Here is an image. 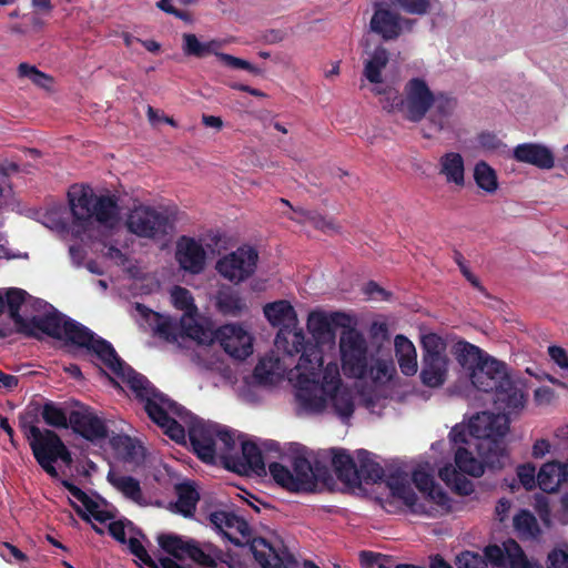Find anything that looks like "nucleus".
I'll list each match as a JSON object with an SVG mask.
<instances>
[{
  "label": "nucleus",
  "instance_id": "nucleus-27",
  "mask_svg": "<svg viewBox=\"0 0 568 568\" xmlns=\"http://www.w3.org/2000/svg\"><path fill=\"white\" fill-rule=\"evenodd\" d=\"M438 173L444 176L447 184L457 187L465 186V161L458 152H446L438 161Z\"/></svg>",
  "mask_w": 568,
  "mask_h": 568
},
{
  "label": "nucleus",
  "instance_id": "nucleus-45",
  "mask_svg": "<svg viewBox=\"0 0 568 568\" xmlns=\"http://www.w3.org/2000/svg\"><path fill=\"white\" fill-rule=\"evenodd\" d=\"M171 297L173 305L178 310L184 311L187 315L196 311L194 298L187 288L182 286H174L171 292Z\"/></svg>",
  "mask_w": 568,
  "mask_h": 568
},
{
  "label": "nucleus",
  "instance_id": "nucleus-33",
  "mask_svg": "<svg viewBox=\"0 0 568 568\" xmlns=\"http://www.w3.org/2000/svg\"><path fill=\"white\" fill-rule=\"evenodd\" d=\"M216 307L225 316H241L247 311V305L239 292L226 288L220 290L216 296Z\"/></svg>",
  "mask_w": 568,
  "mask_h": 568
},
{
  "label": "nucleus",
  "instance_id": "nucleus-23",
  "mask_svg": "<svg viewBox=\"0 0 568 568\" xmlns=\"http://www.w3.org/2000/svg\"><path fill=\"white\" fill-rule=\"evenodd\" d=\"M175 260L183 271L200 274L205 267L206 253L200 242L183 235L176 242Z\"/></svg>",
  "mask_w": 568,
  "mask_h": 568
},
{
  "label": "nucleus",
  "instance_id": "nucleus-56",
  "mask_svg": "<svg viewBox=\"0 0 568 568\" xmlns=\"http://www.w3.org/2000/svg\"><path fill=\"white\" fill-rule=\"evenodd\" d=\"M478 141L484 149L489 151H495L504 146L501 140L493 133H481Z\"/></svg>",
  "mask_w": 568,
  "mask_h": 568
},
{
  "label": "nucleus",
  "instance_id": "nucleus-12",
  "mask_svg": "<svg viewBox=\"0 0 568 568\" xmlns=\"http://www.w3.org/2000/svg\"><path fill=\"white\" fill-rule=\"evenodd\" d=\"M160 547L178 560L191 559L200 568H216L222 561L223 551L211 542H200L175 534L158 537Z\"/></svg>",
  "mask_w": 568,
  "mask_h": 568
},
{
  "label": "nucleus",
  "instance_id": "nucleus-51",
  "mask_svg": "<svg viewBox=\"0 0 568 568\" xmlns=\"http://www.w3.org/2000/svg\"><path fill=\"white\" fill-rule=\"evenodd\" d=\"M180 328L181 336H186L199 342L202 341L204 329L192 316L187 318L183 317L181 320Z\"/></svg>",
  "mask_w": 568,
  "mask_h": 568
},
{
  "label": "nucleus",
  "instance_id": "nucleus-39",
  "mask_svg": "<svg viewBox=\"0 0 568 568\" xmlns=\"http://www.w3.org/2000/svg\"><path fill=\"white\" fill-rule=\"evenodd\" d=\"M152 314L155 317L154 334L169 343L178 342L181 336V328L176 322L155 312H152Z\"/></svg>",
  "mask_w": 568,
  "mask_h": 568
},
{
  "label": "nucleus",
  "instance_id": "nucleus-9",
  "mask_svg": "<svg viewBox=\"0 0 568 568\" xmlns=\"http://www.w3.org/2000/svg\"><path fill=\"white\" fill-rule=\"evenodd\" d=\"M413 481L428 503L435 507L428 510L424 504L418 503L415 493L409 486L399 485L393 475V508L395 498L403 503L415 514L448 513L452 509L450 498L435 481V468L429 463L419 464L413 473Z\"/></svg>",
  "mask_w": 568,
  "mask_h": 568
},
{
  "label": "nucleus",
  "instance_id": "nucleus-7",
  "mask_svg": "<svg viewBox=\"0 0 568 568\" xmlns=\"http://www.w3.org/2000/svg\"><path fill=\"white\" fill-rule=\"evenodd\" d=\"M332 466L337 479L352 490L364 491L369 486L385 483L390 488V476L377 462V456L366 449L356 450L354 459L345 449H332Z\"/></svg>",
  "mask_w": 568,
  "mask_h": 568
},
{
  "label": "nucleus",
  "instance_id": "nucleus-8",
  "mask_svg": "<svg viewBox=\"0 0 568 568\" xmlns=\"http://www.w3.org/2000/svg\"><path fill=\"white\" fill-rule=\"evenodd\" d=\"M471 384L483 392H495L494 402L498 409H518L524 406L525 395L520 385L514 382L506 365L489 356L469 374Z\"/></svg>",
  "mask_w": 568,
  "mask_h": 568
},
{
  "label": "nucleus",
  "instance_id": "nucleus-48",
  "mask_svg": "<svg viewBox=\"0 0 568 568\" xmlns=\"http://www.w3.org/2000/svg\"><path fill=\"white\" fill-rule=\"evenodd\" d=\"M126 544L129 546V550L132 555H134L143 565L149 568H159L158 562L149 555L148 550L141 544V541L131 537L129 540L126 539Z\"/></svg>",
  "mask_w": 568,
  "mask_h": 568
},
{
  "label": "nucleus",
  "instance_id": "nucleus-30",
  "mask_svg": "<svg viewBox=\"0 0 568 568\" xmlns=\"http://www.w3.org/2000/svg\"><path fill=\"white\" fill-rule=\"evenodd\" d=\"M106 479L125 498L140 506H144L146 504L140 481L136 478L129 475H118L113 471H109Z\"/></svg>",
  "mask_w": 568,
  "mask_h": 568
},
{
  "label": "nucleus",
  "instance_id": "nucleus-47",
  "mask_svg": "<svg viewBox=\"0 0 568 568\" xmlns=\"http://www.w3.org/2000/svg\"><path fill=\"white\" fill-rule=\"evenodd\" d=\"M217 59L229 68L246 70L253 74H261V69L251 62L229 53L219 52Z\"/></svg>",
  "mask_w": 568,
  "mask_h": 568
},
{
  "label": "nucleus",
  "instance_id": "nucleus-25",
  "mask_svg": "<svg viewBox=\"0 0 568 568\" xmlns=\"http://www.w3.org/2000/svg\"><path fill=\"white\" fill-rule=\"evenodd\" d=\"M433 110L428 118V125L424 129V136L432 138L449 126V119L456 109V100L446 95L434 97Z\"/></svg>",
  "mask_w": 568,
  "mask_h": 568
},
{
  "label": "nucleus",
  "instance_id": "nucleus-52",
  "mask_svg": "<svg viewBox=\"0 0 568 568\" xmlns=\"http://www.w3.org/2000/svg\"><path fill=\"white\" fill-rule=\"evenodd\" d=\"M415 23V19L402 17L393 10V39L410 32Z\"/></svg>",
  "mask_w": 568,
  "mask_h": 568
},
{
  "label": "nucleus",
  "instance_id": "nucleus-57",
  "mask_svg": "<svg viewBox=\"0 0 568 568\" xmlns=\"http://www.w3.org/2000/svg\"><path fill=\"white\" fill-rule=\"evenodd\" d=\"M510 508V501L506 498H500L495 508L496 518L501 523L505 521L508 518Z\"/></svg>",
  "mask_w": 568,
  "mask_h": 568
},
{
  "label": "nucleus",
  "instance_id": "nucleus-29",
  "mask_svg": "<svg viewBox=\"0 0 568 568\" xmlns=\"http://www.w3.org/2000/svg\"><path fill=\"white\" fill-rule=\"evenodd\" d=\"M467 445L474 447L483 462L495 467L501 466V458L505 457V445L503 437L484 438L483 440H468Z\"/></svg>",
  "mask_w": 568,
  "mask_h": 568
},
{
  "label": "nucleus",
  "instance_id": "nucleus-59",
  "mask_svg": "<svg viewBox=\"0 0 568 568\" xmlns=\"http://www.w3.org/2000/svg\"><path fill=\"white\" fill-rule=\"evenodd\" d=\"M19 384V378L14 375L6 374L0 371V387L6 388L7 390L14 389Z\"/></svg>",
  "mask_w": 568,
  "mask_h": 568
},
{
  "label": "nucleus",
  "instance_id": "nucleus-55",
  "mask_svg": "<svg viewBox=\"0 0 568 568\" xmlns=\"http://www.w3.org/2000/svg\"><path fill=\"white\" fill-rule=\"evenodd\" d=\"M109 534L120 544H126L125 526L122 520H115L108 526Z\"/></svg>",
  "mask_w": 568,
  "mask_h": 568
},
{
  "label": "nucleus",
  "instance_id": "nucleus-22",
  "mask_svg": "<svg viewBox=\"0 0 568 568\" xmlns=\"http://www.w3.org/2000/svg\"><path fill=\"white\" fill-rule=\"evenodd\" d=\"M434 95L427 84L420 79H413L406 85V98L402 101V111L414 122L424 118L432 106Z\"/></svg>",
  "mask_w": 568,
  "mask_h": 568
},
{
  "label": "nucleus",
  "instance_id": "nucleus-60",
  "mask_svg": "<svg viewBox=\"0 0 568 568\" xmlns=\"http://www.w3.org/2000/svg\"><path fill=\"white\" fill-rule=\"evenodd\" d=\"M550 444L546 439L537 440L532 446V456L536 458L544 457L547 453H549Z\"/></svg>",
  "mask_w": 568,
  "mask_h": 568
},
{
  "label": "nucleus",
  "instance_id": "nucleus-36",
  "mask_svg": "<svg viewBox=\"0 0 568 568\" xmlns=\"http://www.w3.org/2000/svg\"><path fill=\"white\" fill-rule=\"evenodd\" d=\"M176 511L184 517H192L195 513L196 504L200 499L197 490L192 484L183 483L176 487Z\"/></svg>",
  "mask_w": 568,
  "mask_h": 568
},
{
  "label": "nucleus",
  "instance_id": "nucleus-42",
  "mask_svg": "<svg viewBox=\"0 0 568 568\" xmlns=\"http://www.w3.org/2000/svg\"><path fill=\"white\" fill-rule=\"evenodd\" d=\"M268 470L272 478L278 486L287 491L297 493L296 483L294 481L293 473L290 468L277 462H273L270 464Z\"/></svg>",
  "mask_w": 568,
  "mask_h": 568
},
{
  "label": "nucleus",
  "instance_id": "nucleus-16",
  "mask_svg": "<svg viewBox=\"0 0 568 568\" xmlns=\"http://www.w3.org/2000/svg\"><path fill=\"white\" fill-rule=\"evenodd\" d=\"M456 447L455 452V464L446 465L438 470V475L443 481L446 483L452 489L459 495H469L474 490L471 480L466 478L465 474L473 477H479L484 473L483 462L474 457V447H469L465 444H454Z\"/></svg>",
  "mask_w": 568,
  "mask_h": 568
},
{
  "label": "nucleus",
  "instance_id": "nucleus-49",
  "mask_svg": "<svg viewBox=\"0 0 568 568\" xmlns=\"http://www.w3.org/2000/svg\"><path fill=\"white\" fill-rule=\"evenodd\" d=\"M359 561L363 568H389V556L379 552L363 550L359 552Z\"/></svg>",
  "mask_w": 568,
  "mask_h": 568
},
{
  "label": "nucleus",
  "instance_id": "nucleus-61",
  "mask_svg": "<svg viewBox=\"0 0 568 568\" xmlns=\"http://www.w3.org/2000/svg\"><path fill=\"white\" fill-rule=\"evenodd\" d=\"M62 486L79 501L84 497L87 493H84L80 487L74 485L72 481L68 479L61 480Z\"/></svg>",
  "mask_w": 568,
  "mask_h": 568
},
{
  "label": "nucleus",
  "instance_id": "nucleus-24",
  "mask_svg": "<svg viewBox=\"0 0 568 568\" xmlns=\"http://www.w3.org/2000/svg\"><path fill=\"white\" fill-rule=\"evenodd\" d=\"M69 423L74 433L88 440L93 442L108 436L104 422L87 409L72 410L69 415Z\"/></svg>",
  "mask_w": 568,
  "mask_h": 568
},
{
  "label": "nucleus",
  "instance_id": "nucleus-17",
  "mask_svg": "<svg viewBox=\"0 0 568 568\" xmlns=\"http://www.w3.org/2000/svg\"><path fill=\"white\" fill-rule=\"evenodd\" d=\"M126 226L139 237L160 241L173 233L175 216L168 210L141 205L129 214Z\"/></svg>",
  "mask_w": 568,
  "mask_h": 568
},
{
  "label": "nucleus",
  "instance_id": "nucleus-13",
  "mask_svg": "<svg viewBox=\"0 0 568 568\" xmlns=\"http://www.w3.org/2000/svg\"><path fill=\"white\" fill-rule=\"evenodd\" d=\"M486 559L499 568H534L519 545L513 539L501 545L486 547L485 557L473 551H464L457 556L456 566L457 568H487Z\"/></svg>",
  "mask_w": 568,
  "mask_h": 568
},
{
  "label": "nucleus",
  "instance_id": "nucleus-11",
  "mask_svg": "<svg viewBox=\"0 0 568 568\" xmlns=\"http://www.w3.org/2000/svg\"><path fill=\"white\" fill-rule=\"evenodd\" d=\"M20 428L30 440V447L37 463L51 477H57L58 471L53 464L61 459L65 463L71 460V455L60 436L51 430L43 432L36 425L28 423L23 417L19 420Z\"/></svg>",
  "mask_w": 568,
  "mask_h": 568
},
{
  "label": "nucleus",
  "instance_id": "nucleus-31",
  "mask_svg": "<svg viewBox=\"0 0 568 568\" xmlns=\"http://www.w3.org/2000/svg\"><path fill=\"white\" fill-rule=\"evenodd\" d=\"M397 362L403 374L412 376L417 372V354L414 344L404 335L394 339Z\"/></svg>",
  "mask_w": 568,
  "mask_h": 568
},
{
  "label": "nucleus",
  "instance_id": "nucleus-15",
  "mask_svg": "<svg viewBox=\"0 0 568 568\" xmlns=\"http://www.w3.org/2000/svg\"><path fill=\"white\" fill-rule=\"evenodd\" d=\"M422 348L420 381L427 387L438 388L446 383L449 374L447 343L438 334L428 333L422 337Z\"/></svg>",
  "mask_w": 568,
  "mask_h": 568
},
{
  "label": "nucleus",
  "instance_id": "nucleus-62",
  "mask_svg": "<svg viewBox=\"0 0 568 568\" xmlns=\"http://www.w3.org/2000/svg\"><path fill=\"white\" fill-rule=\"evenodd\" d=\"M3 547L9 551V554L16 559L18 562H24L28 560V556L21 551L18 547L10 542H4Z\"/></svg>",
  "mask_w": 568,
  "mask_h": 568
},
{
  "label": "nucleus",
  "instance_id": "nucleus-32",
  "mask_svg": "<svg viewBox=\"0 0 568 568\" xmlns=\"http://www.w3.org/2000/svg\"><path fill=\"white\" fill-rule=\"evenodd\" d=\"M182 50L186 57L204 58L209 54L217 57L219 50L222 48V41L210 40L207 42H201L194 33L183 34Z\"/></svg>",
  "mask_w": 568,
  "mask_h": 568
},
{
  "label": "nucleus",
  "instance_id": "nucleus-53",
  "mask_svg": "<svg viewBox=\"0 0 568 568\" xmlns=\"http://www.w3.org/2000/svg\"><path fill=\"white\" fill-rule=\"evenodd\" d=\"M547 568H568V547H559L548 555Z\"/></svg>",
  "mask_w": 568,
  "mask_h": 568
},
{
  "label": "nucleus",
  "instance_id": "nucleus-50",
  "mask_svg": "<svg viewBox=\"0 0 568 568\" xmlns=\"http://www.w3.org/2000/svg\"><path fill=\"white\" fill-rule=\"evenodd\" d=\"M517 476L520 484L527 489L532 490L538 486L536 468L531 464L520 465L517 468Z\"/></svg>",
  "mask_w": 568,
  "mask_h": 568
},
{
  "label": "nucleus",
  "instance_id": "nucleus-35",
  "mask_svg": "<svg viewBox=\"0 0 568 568\" xmlns=\"http://www.w3.org/2000/svg\"><path fill=\"white\" fill-rule=\"evenodd\" d=\"M292 466L293 478L296 483V491H313L316 486V481L310 460L303 456H296L293 459Z\"/></svg>",
  "mask_w": 568,
  "mask_h": 568
},
{
  "label": "nucleus",
  "instance_id": "nucleus-37",
  "mask_svg": "<svg viewBox=\"0 0 568 568\" xmlns=\"http://www.w3.org/2000/svg\"><path fill=\"white\" fill-rule=\"evenodd\" d=\"M28 293L22 288L11 287L6 292L4 301L9 308V316L17 326V332L20 333L27 326V321L20 314V307L26 302Z\"/></svg>",
  "mask_w": 568,
  "mask_h": 568
},
{
  "label": "nucleus",
  "instance_id": "nucleus-6",
  "mask_svg": "<svg viewBox=\"0 0 568 568\" xmlns=\"http://www.w3.org/2000/svg\"><path fill=\"white\" fill-rule=\"evenodd\" d=\"M339 354L342 369L347 377H369L375 385L390 381L387 363L369 354L365 336L356 328L345 327L342 331Z\"/></svg>",
  "mask_w": 568,
  "mask_h": 568
},
{
  "label": "nucleus",
  "instance_id": "nucleus-58",
  "mask_svg": "<svg viewBox=\"0 0 568 568\" xmlns=\"http://www.w3.org/2000/svg\"><path fill=\"white\" fill-rule=\"evenodd\" d=\"M271 376H272V372L266 369V366L263 362H260L255 368H254V377L260 382V383H267L271 381Z\"/></svg>",
  "mask_w": 568,
  "mask_h": 568
},
{
  "label": "nucleus",
  "instance_id": "nucleus-20",
  "mask_svg": "<svg viewBox=\"0 0 568 568\" xmlns=\"http://www.w3.org/2000/svg\"><path fill=\"white\" fill-rule=\"evenodd\" d=\"M224 352L230 357L244 361L253 353V336L239 324H225L214 333Z\"/></svg>",
  "mask_w": 568,
  "mask_h": 568
},
{
  "label": "nucleus",
  "instance_id": "nucleus-26",
  "mask_svg": "<svg viewBox=\"0 0 568 568\" xmlns=\"http://www.w3.org/2000/svg\"><path fill=\"white\" fill-rule=\"evenodd\" d=\"M514 158L518 162L535 165L539 169L549 170L555 165L551 151L540 144L524 143L514 149Z\"/></svg>",
  "mask_w": 568,
  "mask_h": 568
},
{
  "label": "nucleus",
  "instance_id": "nucleus-54",
  "mask_svg": "<svg viewBox=\"0 0 568 568\" xmlns=\"http://www.w3.org/2000/svg\"><path fill=\"white\" fill-rule=\"evenodd\" d=\"M550 358L562 369L568 371V355L567 352L559 346H550L548 348Z\"/></svg>",
  "mask_w": 568,
  "mask_h": 568
},
{
  "label": "nucleus",
  "instance_id": "nucleus-44",
  "mask_svg": "<svg viewBox=\"0 0 568 568\" xmlns=\"http://www.w3.org/2000/svg\"><path fill=\"white\" fill-rule=\"evenodd\" d=\"M515 529L524 537H535L538 532V524L534 515L521 510L514 517Z\"/></svg>",
  "mask_w": 568,
  "mask_h": 568
},
{
  "label": "nucleus",
  "instance_id": "nucleus-19",
  "mask_svg": "<svg viewBox=\"0 0 568 568\" xmlns=\"http://www.w3.org/2000/svg\"><path fill=\"white\" fill-rule=\"evenodd\" d=\"M257 261L258 254L255 248L242 246L221 257L216 262L215 268L225 280L240 284L254 274Z\"/></svg>",
  "mask_w": 568,
  "mask_h": 568
},
{
  "label": "nucleus",
  "instance_id": "nucleus-64",
  "mask_svg": "<svg viewBox=\"0 0 568 568\" xmlns=\"http://www.w3.org/2000/svg\"><path fill=\"white\" fill-rule=\"evenodd\" d=\"M462 274L466 277V280L474 286L476 287L477 290L479 291H484V287L481 286L480 282L478 281V278L470 272V270L467 267V265H462L459 267Z\"/></svg>",
  "mask_w": 568,
  "mask_h": 568
},
{
  "label": "nucleus",
  "instance_id": "nucleus-18",
  "mask_svg": "<svg viewBox=\"0 0 568 568\" xmlns=\"http://www.w3.org/2000/svg\"><path fill=\"white\" fill-rule=\"evenodd\" d=\"M503 413L493 414L481 412L474 416L468 426V430L464 427H454L449 434L454 444H465L468 440H483L484 438L504 437L509 428L510 414L515 409H501Z\"/></svg>",
  "mask_w": 568,
  "mask_h": 568
},
{
  "label": "nucleus",
  "instance_id": "nucleus-63",
  "mask_svg": "<svg viewBox=\"0 0 568 568\" xmlns=\"http://www.w3.org/2000/svg\"><path fill=\"white\" fill-rule=\"evenodd\" d=\"M0 428L9 436L10 443L13 447H17L18 444L14 439V430L9 424V419L6 416L0 415Z\"/></svg>",
  "mask_w": 568,
  "mask_h": 568
},
{
  "label": "nucleus",
  "instance_id": "nucleus-43",
  "mask_svg": "<svg viewBox=\"0 0 568 568\" xmlns=\"http://www.w3.org/2000/svg\"><path fill=\"white\" fill-rule=\"evenodd\" d=\"M18 75L20 78H28L34 85L42 89H48L53 82L51 75L40 71L36 65H31L27 62L19 64Z\"/></svg>",
  "mask_w": 568,
  "mask_h": 568
},
{
  "label": "nucleus",
  "instance_id": "nucleus-1",
  "mask_svg": "<svg viewBox=\"0 0 568 568\" xmlns=\"http://www.w3.org/2000/svg\"><path fill=\"white\" fill-rule=\"evenodd\" d=\"M20 333L38 339L41 338V334H44L83 348L87 354L95 356L113 375L129 386L135 398L143 404L146 414L153 419L154 415H160V408L155 403L162 397L155 393L151 382L126 364L109 341L97 335L83 324L53 310L44 315L32 316Z\"/></svg>",
  "mask_w": 568,
  "mask_h": 568
},
{
  "label": "nucleus",
  "instance_id": "nucleus-21",
  "mask_svg": "<svg viewBox=\"0 0 568 568\" xmlns=\"http://www.w3.org/2000/svg\"><path fill=\"white\" fill-rule=\"evenodd\" d=\"M207 519L212 527L232 544L243 546L250 542L252 537L250 525L233 511L214 510L209 514Z\"/></svg>",
  "mask_w": 568,
  "mask_h": 568
},
{
  "label": "nucleus",
  "instance_id": "nucleus-4",
  "mask_svg": "<svg viewBox=\"0 0 568 568\" xmlns=\"http://www.w3.org/2000/svg\"><path fill=\"white\" fill-rule=\"evenodd\" d=\"M270 324L278 327L275 336V347L290 356L301 353L296 368L301 375H310L315 383L317 371L323 366L318 347L304 344V333L297 328V314L286 300L267 303L263 307Z\"/></svg>",
  "mask_w": 568,
  "mask_h": 568
},
{
  "label": "nucleus",
  "instance_id": "nucleus-2",
  "mask_svg": "<svg viewBox=\"0 0 568 568\" xmlns=\"http://www.w3.org/2000/svg\"><path fill=\"white\" fill-rule=\"evenodd\" d=\"M347 317L341 312L325 313L323 311H313L307 317V329L318 347L321 355L323 351L321 346L335 344L336 328L345 327ZM305 345H312L306 343ZM324 363V358L322 357ZM305 377L307 385L301 386L296 392V400L300 406L308 413H321L327 406L343 420L349 419L355 410V397L353 390L343 385L339 368L335 362H329L317 371L315 383L310 375H301Z\"/></svg>",
  "mask_w": 568,
  "mask_h": 568
},
{
  "label": "nucleus",
  "instance_id": "nucleus-14",
  "mask_svg": "<svg viewBox=\"0 0 568 568\" xmlns=\"http://www.w3.org/2000/svg\"><path fill=\"white\" fill-rule=\"evenodd\" d=\"M74 225L87 227L92 220L102 225H112L118 220V200L113 195H97L92 191H82L70 200Z\"/></svg>",
  "mask_w": 568,
  "mask_h": 568
},
{
  "label": "nucleus",
  "instance_id": "nucleus-46",
  "mask_svg": "<svg viewBox=\"0 0 568 568\" xmlns=\"http://www.w3.org/2000/svg\"><path fill=\"white\" fill-rule=\"evenodd\" d=\"M430 8V0H393V9H400L409 14L424 16Z\"/></svg>",
  "mask_w": 568,
  "mask_h": 568
},
{
  "label": "nucleus",
  "instance_id": "nucleus-34",
  "mask_svg": "<svg viewBox=\"0 0 568 568\" xmlns=\"http://www.w3.org/2000/svg\"><path fill=\"white\" fill-rule=\"evenodd\" d=\"M453 353L458 364L468 372V375L481 363L486 353L479 347L460 341L455 344Z\"/></svg>",
  "mask_w": 568,
  "mask_h": 568
},
{
  "label": "nucleus",
  "instance_id": "nucleus-38",
  "mask_svg": "<svg viewBox=\"0 0 568 568\" xmlns=\"http://www.w3.org/2000/svg\"><path fill=\"white\" fill-rule=\"evenodd\" d=\"M474 179L477 186L487 193H495L498 189L496 171L484 161L476 163Z\"/></svg>",
  "mask_w": 568,
  "mask_h": 568
},
{
  "label": "nucleus",
  "instance_id": "nucleus-28",
  "mask_svg": "<svg viewBox=\"0 0 568 568\" xmlns=\"http://www.w3.org/2000/svg\"><path fill=\"white\" fill-rule=\"evenodd\" d=\"M568 481V465L558 462L544 464L537 473L538 487L546 493H555Z\"/></svg>",
  "mask_w": 568,
  "mask_h": 568
},
{
  "label": "nucleus",
  "instance_id": "nucleus-40",
  "mask_svg": "<svg viewBox=\"0 0 568 568\" xmlns=\"http://www.w3.org/2000/svg\"><path fill=\"white\" fill-rule=\"evenodd\" d=\"M41 416L44 423L51 427L68 428L70 425L69 416H67L65 412L53 402L44 403Z\"/></svg>",
  "mask_w": 568,
  "mask_h": 568
},
{
  "label": "nucleus",
  "instance_id": "nucleus-5",
  "mask_svg": "<svg viewBox=\"0 0 568 568\" xmlns=\"http://www.w3.org/2000/svg\"><path fill=\"white\" fill-rule=\"evenodd\" d=\"M369 26L373 34L365 41V53L368 58L364 62L363 75L374 85L372 92L384 98L383 109L390 112V85L382 78V71L389 61V52L383 47L382 40H390V4L376 3Z\"/></svg>",
  "mask_w": 568,
  "mask_h": 568
},
{
  "label": "nucleus",
  "instance_id": "nucleus-3",
  "mask_svg": "<svg viewBox=\"0 0 568 568\" xmlns=\"http://www.w3.org/2000/svg\"><path fill=\"white\" fill-rule=\"evenodd\" d=\"M155 393L161 395V400L155 403L160 408V415H154V419L148 414L149 418L156 424L163 433L176 443L185 442V429L170 414L180 417L187 424L189 440L194 454L204 463L213 464L216 456L215 436L219 430V424L205 422L190 413L180 404L169 398L160 392L152 383Z\"/></svg>",
  "mask_w": 568,
  "mask_h": 568
},
{
  "label": "nucleus",
  "instance_id": "nucleus-10",
  "mask_svg": "<svg viewBox=\"0 0 568 568\" xmlns=\"http://www.w3.org/2000/svg\"><path fill=\"white\" fill-rule=\"evenodd\" d=\"M221 443L220 458L223 466L241 476H265L266 467L260 447L251 442L241 443V454L235 453V433L227 427L219 425L215 440Z\"/></svg>",
  "mask_w": 568,
  "mask_h": 568
},
{
  "label": "nucleus",
  "instance_id": "nucleus-41",
  "mask_svg": "<svg viewBox=\"0 0 568 568\" xmlns=\"http://www.w3.org/2000/svg\"><path fill=\"white\" fill-rule=\"evenodd\" d=\"M295 215H287V217L294 222L297 223H311L314 227L326 231L333 229V223L331 221H327L324 216L321 214L308 211L303 207L294 209Z\"/></svg>",
  "mask_w": 568,
  "mask_h": 568
}]
</instances>
